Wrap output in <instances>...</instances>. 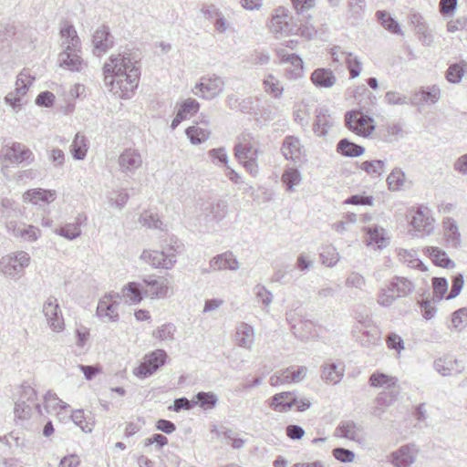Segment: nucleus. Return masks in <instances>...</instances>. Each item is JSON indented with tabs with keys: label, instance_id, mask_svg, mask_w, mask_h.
Segmentation results:
<instances>
[{
	"label": "nucleus",
	"instance_id": "1",
	"mask_svg": "<svg viewBox=\"0 0 467 467\" xmlns=\"http://www.w3.org/2000/svg\"><path fill=\"white\" fill-rule=\"evenodd\" d=\"M141 55L138 51H124L111 55L103 66L104 84L114 95L130 99L138 88L141 69Z\"/></svg>",
	"mask_w": 467,
	"mask_h": 467
},
{
	"label": "nucleus",
	"instance_id": "2",
	"mask_svg": "<svg viewBox=\"0 0 467 467\" xmlns=\"http://www.w3.org/2000/svg\"><path fill=\"white\" fill-rule=\"evenodd\" d=\"M145 287L142 288L138 283L131 282L122 289V296L128 304H137L142 299V293L145 296L154 298H164L168 296L170 287L168 281L163 277L144 279Z\"/></svg>",
	"mask_w": 467,
	"mask_h": 467
},
{
	"label": "nucleus",
	"instance_id": "3",
	"mask_svg": "<svg viewBox=\"0 0 467 467\" xmlns=\"http://www.w3.org/2000/svg\"><path fill=\"white\" fill-rule=\"evenodd\" d=\"M184 252V244L175 235H167L161 239V250H145L140 258L151 263H176V256Z\"/></svg>",
	"mask_w": 467,
	"mask_h": 467
},
{
	"label": "nucleus",
	"instance_id": "4",
	"mask_svg": "<svg viewBox=\"0 0 467 467\" xmlns=\"http://www.w3.org/2000/svg\"><path fill=\"white\" fill-rule=\"evenodd\" d=\"M346 127L360 137H368L375 130L374 119L360 109L348 111L345 115Z\"/></svg>",
	"mask_w": 467,
	"mask_h": 467
},
{
	"label": "nucleus",
	"instance_id": "5",
	"mask_svg": "<svg viewBox=\"0 0 467 467\" xmlns=\"http://www.w3.org/2000/svg\"><path fill=\"white\" fill-rule=\"evenodd\" d=\"M122 295L109 293L104 295L98 303L96 315L104 322L117 323L119 320V308Z\"/></svg>",
	"mask_w": 467,
	"mask_h": 467
},
{
	"label": "nucleus",
	"instance_id": "6",
	"mask_svg": "<svg viewBox=\"0 0 467 467\" xmlns=\"http://www.w3.org/2000/svg\"><path fill=\"white\" fill-rule=\"evenodd\" d=\"M35 156L31 150L20 142L5 144L0 150V161L21 164H30L34 161Z\"/></svg>",
	"mask_w": 467,
	"mask_h": 467
},
{
	"label": "nucleus",
	"instance_id": "7",
	"mask_svg": "<svg viewBox=\"0 0 467 467\" xmlns=\"http://www.w3.org/2000/svg\"><path fill=\"white\" fill-rule=\"evenodd\" d=\"M234 156L253 177L259 173L257 163L258 150L254 149L244 137L243 141L234 146Z\"/></svg>",
	"mask_w": 467,
	"mask_h": 467
},
{
	"label": "nucleus",
	"instance_id": "8",
	"mask_svg": "<svg viewBox=\"0 0 467 467\" xmlns=\"http://www.w3.org/2000/svg\"><path fill=\"white\" fill-rule=\"evenodd\" d=\"M168 355L164 349H155L145 355L140 365L134 369V375L145 379L155 373L167 361Z\"/></svg>",
	"mask_w": 467,
	"mask_h": 467
},
{
	"label": "nucleus",
	"instance_id": "9",
	"mask_svg": "<svg viewBox=\"0 0 467 467\" xmlns=\"http://www.w3.org/2000/svg\"><path fill=\"white\" fill-rule=\"evenodd\" d=\"M223 79L213 74L203 76L194 87L193 93L205 99H213L220 95L224 88Z\"/></svg>",
	"mask_w": 467,
	"mask_h": 467
},
{
	"label": "nucleus",
	"instance_id": "10",
	"mask_svg": "<svg viewBox=\"0 0 467 467\" xmlns=\"http://www.w3.org/2000/svg\"><path fill=\"white\" fill-rule=\"evenodd\" d=\"M268 26L271 32L281 36L293 35L295 32L298 31L296 24L293 22V18L288 14V10L285 7L275 9Z\"/></svg>",
	"mask_w": 467,
	"mask_h": 467
},
{
	"label": "nucleus",
	"instance_id": "11",
	"mask_svg": "<svg viewBox=\"0 0 467 467\" xmlns=\"http://www.w3.org/2000/svg\"><path fill=\"white\" fill-rule=\"evenodd\" d=\"M410 225L417 236L430 235L434 230V219L431 211L425 206H419L411 217Z\"/></svg>",
	"mask_w": 467,
	"mask_h": 467
},
{
	"label": "nucleus",
	"instance_id": "12",
	"mask_svg": "<svg viewBox=\"0 0 467 467\" xmlns=\"http://www.w3.org/2000/svg\"><path fill=\"white\" fill-rule=\"evenodd\" d=\"M43 313L52 331L60 333L65 329V321L57 299L49 296L43 305Z\"/></svg>",
	"mask_w": 467,
	"mask_h": 467
},
{
	"label": "nucleus",
	"instance_id": "13",
	"mask_svg": "<svg viewBox=\"0 0 467 467\" xmlns=\"http://www.w3.org/2000/svg\"><path fill=\"white\" fill-rule=\"evenodd\" d=\"M35 78L29 75L26 69H23L17 76L16 81V91L9 92L5 97V101L14 109H19L21 106V96L26 95L32 85Z\"/></svg>",
	"mask_w": 467,
	"mask_h": 467
},
{
	"label": "nucleus",
	"instance_id": "14",
	"mask_svg": "<svg viewBox=\"0 0 467 467\" xmlns=\"http://www.w3.org/2000/svg\"><path fill=\"white\" fill-rule=\"evenodd\" d=\"M228 213V204L223 200L209 202L202 204L201 217L206 222H220Z\"/></svg>",
	"mask_w": 467,
	"mask_h": 467
},
{
	"label": "nucleus",
	"instance_id": "15",
	"mask_svg": "<svg viewBox=\"0 0 467 467\" xmlns=\"http://www.w3.org/2000/svg\"><path fill=\"white\" fill-rule=\"evenodd\" d=\"M92 44L93 54L98 57L113 47L114 40L109 26L103 25L95 31L92 36Z\"/></svg>",
	"mask_w": 467,
	"mask_h": 467
},
{
	"label": "nucleus",
	"instance_id": "16",
	"mask_svg": "<svg viewBox=\"0 0 467 467\" xmlns=\"http://www.w3.org/2000/svg\"><path fill=\"white\" fill-rule=\"evenodd\" d=\"M141 164V155L135 149H126L119 157V169L126 174H134Z\"/></svg>",
	"mask_w": 467,
	"mask_h": 467
},
{
	"label": "nucleus",
	"instance_id": "17",
	"mask_svg": "<svg viewBox=\"0 0 467 467\" xmlns=\"http://www.w3.org/2000/svg\"><path fill=\"white\" fill-rule=\"evenodd\" d=\"M281 151L285 160H289L294 162L301 161L305 153V150L300 140L297 137L291 135L285 137Z\"/></svg>",
	"mask_w": 467,
	"mask_h": 467
},
{
	"label": "nucleus",
	"instance_id": "18",
	"mask_svg": "<svg viewBox=\"0 0 467 467\" xmlns=\"http://www.w3.org/2000/svg\"><path fill=\"white\" fill-rule=\"evenodd\" d=\"M80 47L78 50H67L63 51L58 56V62L60 67H65L70 71L80 72L86 67V63L79 56Z\"/></svg>",
	"mask_w": 467,
	"mask_h": 467
},
{
	"label": "nucleus",
	"instance_id": "19",
	"mask_svg": "<svg viewBox=\"0 0 467 467\" xmlns=\"http://www.w3.org/2000/svg\"><path fill=\"white\" fill-rule=\"evenodd\" d=\"M309 265H281V267L275 271L272 279L275 282L286 283L292 279L298 278Z\"/></svg>",
	"mask_w": 467,
	"mask_h": 467
},
{
	"label": "nucleus",
	"instance_id": "20",
	"mask_svg": "<svg viewBox=\"0 0 467 467\" xmlns=\"http://www.w3.org/2000/svg\"><path fill=\"white\" fill-rule=\"evenodd\" d=\"M417 451L413 445L401 446L392 453V463L396 467H410L416 460Z\"/></svg>",
	"mask_w": 467,
	"mask_h": 467
},
{
	"label": "nucleus",
	"instance_id": "21",
	"mask_svg": "<svg viewBox=\"0 0 467 467\" xmlns=\"http://www.w3.org/2000/svg\"><path fill=\"white\" fill-rule=\"evenodd\" d=\"M312 83L318 88H329L337 82V78L330 68L318 67L310 77Z\"/></svg>",
	"mask_w": 467,
	"mask_h": 467
},
{
	"label": "nucleus",
	"instance_id": "22",
	"mask_svg": "<svg viewBox=\"0 0 467 467\" xmlns=\"http://www.w3.org/2000/svg\"><path fill=\"white\" fill-rule=\"evenodd\" d=\"M434 368L442 376L460 374L463 370V367L452 357H443L436 359L434 361Z\"/></svg>",
	"mask_w": 467,
	"mask_h": 467
},
{
	"label": "nucleus",
	"instance_id": "23",
	"mask_svg": "<svg viewBox=\"0 0 467 467\" xmlns=\"http://www.w3.org/2000/svg\"><path fill=\"white\" fill-rule=\"evenodd\" d=\"M316 112L317 119L313 130L317 136L322 137L334 125V119L328 114V109L326 108H319Z\"/></svg>",
	"mask_w": 467,
	"mask_h": 467
},
{
	"label": "nucleus",
	"instance_id": "24",
	"mask_svg": "<svg viewBox=\"0 0 467 467\" xmlns=\"http://www.w3.org/2000/svg\"><path fill=\"white\" fill-rule=\"evenodd\" d=\"M60 36L63 39L62 47L67 50H78L80 47V39L73 25L64 24L60 28Z\"/></svg>",
	"mask_w": 467,
	"mask_h": 467
},
{
	"label": "nucleus",
	"instance_id": "25",
	"mask_svg": "<svg viewBox=\"0 0 467 467\" xmlns=\"http://www.w3.org/2000/svg\"><path fill=\"white\" fill-rule=\"evenodd\" d=\"M278 57L283 63H289L294 67L289 74L291 78H299L303 74V60L302 58L295 54H289L285 49L277 51Z\"/></svg>",
	"mask_w": 467,
	"mask_h": 467
},
{
	"label": "nucleus",
	"instance_id": "26",
	"mask_svg": "<svg viewBox=\"0 0 467 467\" xmlns=\"http://www.w3.org/2000/svg\"><path fill=\"white\" fill-rule=\"evenodd\" d=\"M235 340L239 347L251 349L254 341L253 327L246 323H241L236 328Z\"/></svg>",
	"mask_w": 467,
	"mask_h": 467
},
{
	"label": "nucleus",
	"instance_id": "27",
	"mask_svg": "<svg viewBox=\"0 0 467 467\" xmlns=\"http://www.w3.org/2000/svg\"><path fill=\"white\" fill-rule=\"evenodd\" d=\"M368 383L374 388H383L388 390L400 389L398 379L382 372L376 371L370 375Z\"/></svg>",
	"mask_w": 467,
	"mask_h": 467
},
{
	"label": "nucleus",
	"instance_id": "28",
	"mask_svg": "<svg viewBox=\"0 0 467 467\" xmlns=\"http://www.w3.org/2000/svg\"><path fill=\"white\" fill-rule=\"evenodd\" d=\"M7 228L9 231L13 232L15 236L21 237L23 240L29 242L36 241L40 234V230L33 225H17L10 222L7 223Z\"/></svg>",
	"mask_w": 467,
	"mask_h": 467
},
{
	"label": "nucleus",
	"instance_id": "29",
	"mask_svg": "<svg viewBox=\"0 0 467 467\" xmlns=\"http://www.w3.org/2000/svg\"><path fill=\"white\" fill-rule=\"evenodd\" d=\"M293 392L285 391L274 395L269 400V407L278 412H286L293 408Z\"/></svg>",
	"mask_w": 467,
	"mask_h": 467
},
{
	"label": "nucleus",
	"instance_id": "30",
	"mask_svg": "<svg viewBox=\"0 0 467 467\" xmlns=\"http://www.w3.org/2000/svg\"><path fill=\"white\" fill-rule=\"evenodd\" d=\"M286 319L291 325L294 335L301 340L307 339L313 335L315 329L313 322L300 319L297 323L294 324L292 323L291 314H287Z\"/></svg>",
	"mask_w": 467,
	"mask_h": 467
},
{
	"label": "nucleus",
	"instance_id": "31",
	"mask_svg": "<svg viewBox=\"0 0 467 467\" xmlns=\"http://www.w3.org/2000/svg\"><path fill=\"white\" fill-rule=\"evenodd\" d=\"M368 238L366 240L368 245H375L379 249H382L389 244V238L382 227L374 225L368 228Z\"/></svg>",
	"mask_w": 467,
	"mask_h": 467
},
{
	"label": "nucleus",
	"instance_id": "32",
	"mask_svg": "<svg viewBox=\"0 0 467 467\" xmlns=\"http://www.w3.org/2000/svg\"><path fill=\"white\" fill-rule=\"evenodd\" d=\"M337 151L344 157L354 158L362 155L365 151V148L352 142L347 138H343L337 144Z\"/></svg>",
	"mask_w": 467,
	"mask_h": 467
},
{
	"label": "nucleus",
	"instance_id": "33",
	"mask_svg": "<svg viewBox=\"0 0 467 467\" xmlns=\"http://www.w3.org/2000/svg\"><path fill=\"white\" fill-rule=\"evenodd\" d=\"M344 376V368L335 363H325L322 367L321 378L325 382L337 384Z\"/></svg>",
	"mask_w": 467,
	"mask_h": 467
},
{
	"label": "nucleus",
	"instance_id": "34",
	"mask_svg": "<svg viewBox=\"0 0 467 467\" xmlns=\"http://www.w3.org/2000/svg\"><path fill=\"white\" fill-rule=\"evenodd\" d=\"M177 329L174 324L165 323L155 328L151 336L153 338L161 342H172L175 340V333Z\"/></svg>",
	"mask_w": 467,
	"mask_h": 467
},
{
	"label": "nucleus",
	"instance_id": "35",
	"mask_svg": "<svg viewBox=\"0 0 467 467\" xmlns=\"http://www.w3.org/2000/svg\"><path fill=\"white\" fill-rule=\"evenodd\" d=\"M360 428L352 420L341 422L336 429V435L351 441H357Z\"/></svg>",
	"mask_w": 467,
	"mask_h": 467
},
{
	"label": "nucleus",
	"instance_id": "36",
	"mask_svg": "<svg viewBox=\"0 0 467 467\" xmlns=\"http://www.w3.org/2000/svg\"><path fill=\"white\" fill-rule=\"evenodd\" d=\"M88 141L84 135L78 132L70 146V152L75 160H84L88 151Z\"/></svg>",
	"mask_w": 467,
	"mask_h": 467
},
{
	"label": "nucleus",
	"instance_id": "37",
	"mask_svg": "<svg viewBox=\"0 0 467 467\" xmlns=\"http://www.w3.org/2000/svg\"><path fill=\"white\" fill-rule=\"evenodd\" d=\"M414 289L413 284L404 277H395L389 284V290L398 297L406 296Z\"/></svg>",
	"mask_w": 467,
	"mask_h": 467
},
{
	"label": "nucleus",
	"instance_id": "38",
	"mask_svg": "<svg viewBox=\"0 0 467 467\" xmlns=\"http://www.w3.org/2000/svg\"><path fill=\"white\" fill-rule=\"evenodd\" d=\"M444 236L447 244L452 247H457L461 243V234L456 222L450 218L447 219L444 223Z\"/></svg>",
	"mask_w": 467,
	"mask_h": 467
},
{
	"label": "nucleus",
	"instance_id": "39",
	"mask_svg": "<svg viewBox=\"0 0 467 467\" xmlns=\"http://www.w3.org/2000/svg\"><path fill=\"white\" fill-rule=\"evenodd\" d=\"M185 134L192 144L198 145L206 141L209 139L211 132L206 128L192 125L185 130Z\"/></svg>",
	"mask_w": 467,
	"mask_h": 467
},
{
	"label": "nucleus",
	"instance_id": "40",
	"mask_svg": "<svg viewBox=\"0 0 467 467\" xmlns=\"http://www.w3.org/2000/svg\"><path fill=\"white\" fill-rule=\"evenodd\" d=\"M139 222L148 228L158 229L161 231H166V227L163 223L160 220L157 213L151 211H144L140 214Z\"/></svg>",
	"mask_w": 467,
	"mask_h": 467
},
{
	"label": "nucleus",
	"instance_id": "41",
	"mask_svg": "<svg viewBox=\"0 0 467 467\" xmlns=\"http://www.w3.org/2000/svg\"><path fill=\"white\" fill-rule=\"evenodd\" d=\"M441 97V89L436 85L421 88L420 92L415 94L414 99H420L423 103L434 104Z\"/></svg>",
	"mask_w": 467,
	"mask_h": 467
},
{
	"label": "nucleus",
	"instance_id": "42",
	"mask_svg": "<svg viewBox=\"0 0 467 467\" xmlns=\"http://www.w3.org/2000/svg\"><path fill=\"white\" fill-rule=\"evenodd\" d=\"M302 180L299 171L296 168H287L282 175V182L286 192H294V186L298 185Z\"/></svg>",
	"mask_w": 467,
	"mask_h": 467
},
{
	"label": "nucleus",
	"instance_id": "43",
	"mask_svg": "<svg viewBox=\"0 0 467 467\" xmlns=\"http://www.w3.org/2000/svg\"><path fill=\"white\" fill-rule=\"evenodd\" d=\"M344 60L347 65V68L349 71L350 78H356L360 75L362 70V63L358 58L357 56H354L352 53L343 52Z\"/></svg>",
	"mask_w": 467,
	"mask_h": 467
},
{
	"label": "nucleus",
	"instance_id": "44",
	"mask_svg": "<svg viewBox=\"0 0 467 467\" xmlns=\"http://www.w3.org/2000/svg\"><path fill=\"white\" fill-rule=\"evenodd\" d=\"M194 406L199 405L203 410L213 409L218 401L217 396L213 392H198L195 395Z\"/></svg>",
	"mask_w": 467,
	"mask_h": 467
},
{
	"label": "nucleus",
	"instance_id": "45",
	"mask_svg": "<svg viewBox=\"0 0 467 467\" xmlns=\"http://www.w3.org/2000/svg\"><path fill=\"white\" fill-rule=\"evenodd\" d=\"M200 108L199 102L194 99H187L182 101L177 113L185 120L194 115Z\"/></svg>",
	"mask_w": 467,
	"mask_h": 467
},
{
	"label": "nucleus",
	"instance_id": "46",
	"mask_svg": "<svg viewBox=\"0 0 467 467\" xmlns=\"http://www.w3.org/2000/svg\"><path fill=\"white\" fill-rule=\"evenodd\" d=\"M130 195L126 189L113 191L108 196L109 203L112 207L121 210L128 202Z\"/></svg>",
	"mask_w": 467,
	"mask_h": 467
},
{
	"label": "nucleus",
	"instance_id": "47",
	"mask_svg": "<svg viewBox=\"0 0 467 467\" xmlns=\"http://www.w3.org/2000/svg\"><path fill=\"white\" fill-rule=\"evenodd\" d=\"M264 86L265 91L275 99H279L283 94V87L280 86L279 80H277L273 75H268L264 79Z\"/></svg>",
	"mask_w": 467,
	"mask_h": 467
},
{
	"label": "nucleus",
	"instance_id": "48",
	"mask_svg": "<svg viewBox=\"0 0 467 467\" xmlns=\"http://www.w3.org/2000/svg\"><path fill=\"white\" fill-rule=\"evenodd\" d=\"M366 6V0H348V15L354 19H359L364 16Z\"/></svg>",
	"mask_w": 467,
	"mask_h": 467
},
{
	"label": "nucleus",
	"instance_id": "49",
	"mask_svg": "<svg viewBox=\"0 0 467 467\" xmlns=\"http://www.w3.org/2000/svg\"><path fill=\"white\" fill-rule=\"evenodd\" d=\"M377 16L378 18L381 21L382 26L387 30L393 34H399L401 32L399 23L394 18H392L387 12L378 11Z\"/></svg>",
	"mask_w": 467,
	"mask_h": 467
},
{
	"label": "nucleus",
	"instance_id": "50",
	"mask_svg": "<svg viewBox=\"0 0 467 467\" xmlns=\"http://www.w3.org/2000/svg\"><path fill=\"white\" fill-rule=\"evenodd\" d=\"M423 252L431 260V263H453V261L446 254V253L438 247H427Z\"/></svg>",
	"mask_w": 467,
	"mask_h": 467
},
{
	"label": "nucleus",
	"instance_id": "51",
	"mask_svg": "<svg viewBox=\"0 0 467 467\" xmlns=\"http://www.w3.org/2000/svg\"><path fill=\"white\" fill-rule=\"evenodd\" d=\"M405 179L404 172L399 169L395 168L392 170V171L389 174L387 178V182L389 184V189L390 191H398L400 189V187L403 185Z\"/></svg>",
	"mask_w": 467,
	"mask_h": 467
},
{
	"label": "nucleus",
	"instance_id": "52",
	"mask_svg": "<svg viewBox=\"0 0 467 467\" xmlns=\"http://www.w3.org/2000/svg\"><path fill=\"white\" fill-rule=\"evenodd\" d=\"M400 389L383 390L379 392L375 400L379 406L389 407L398 398Z\"/></svg>",
	"mask_w": 467,
	"mask_h": 467
},
{
	"label": "nucleus",
	"instance_id": "53",
	"mask_svg": "<svg viewBox=\"0 0 467 467\" xmlns=\"http://www.w3.org/2000/svg\"><path fill=\"white\" fill-rule=\"evenodd\" d=\"M45 400V409L47 412L51 410H57L58 407L61 409H66L68 405L63 402L56 393L52 391H47L44 397Z\"/></svg>",
	"mask_w": 467,
	"mask_h": 467
},
{
	"label": "nucleus",
	"instance_id": "54",
	"mask_svg": "<svg viewBox=\"0 0 467 467\" xmlns=\"http://www.w3.org/2000/svg\"><path fill=\"white\" fill-rule=\"evenodd\" d=\"M385 161L382 160L365 161L361 163L360 169L369 175H380L384 171Z\"/></svg>",
	"mask_w": 467,
	"mask_h": 467
},
{
	"label": "nucleus",
	"instance_id": "55",
	"mask_svg": "<svg viewBox=\"0 0 467 467\" xmlns=\"http://www.w3.org/2000/svg\"><path fill=\"white\" fill-rule=\"evenodd\" d=\"M73 422L78 426L84 432H91L93 429V423L88 420L85 417L84 410H76L71 415Z\"/></svg>",
	"mask_w": 467,
	"mask_h": 467
},
{
	"label": "nucleus",
	"instance_id": "56",
	"mask_svg": "<svg viewBox=\"0 0 467 467\" xmlns=\"http://www.w3.org/2000/svg\"><path fill=\"white\" fill-rule=\"evenodd\" d=\"M56 233L68 240H74L81 234L78 223H67L56 230Z\"/></svg>",
	"mask_w": 467,
	"mask_h": 467
},
{
	"label": "nucleus",
	"instance_id": "57",
	"mask_svg": "<svg viewBox=\"0 0 467 467\" xmlns=\"http://www.w3.org/2000/svg\"><path fill=\"white\" fill-rule=\"evenodd\" d=\"M28 195H31V200L34 202L42 201L51 202L56 199V192L44 189H35L31 192H27Z\"/></svg>",
	"mask_w": 467,
	"mask_h": 467
},
{
	"label": "nucleus",
	"instance_id": "58",
	"mask_svg": "<svg viewBox=\"0 0 467 467\" xmlns=\"http://www.w3.org/2000/svg\"><path fill=\"white\" fill-rule=\"evenodd\" d=\"M306 18V16H304ZM311 19V16H307L305 23L301 22L300 25L296 24V28L298 31L295 32L293 35H299L306 39H312L316 34L317 30L312 24H309L308 20Z\"/></svg>",
	"mask_w": 467,
	"mask_h": 467
},
{
	"label": "nucleus",
	"instance_id": "59",
	"mask_svg": "<svg viewBox=\"0 0 467 467\" xmlns=\"http://www.w3.org/2000/svg\"><path fill=\"white\" fill-rule=\"evenodd\" d=\"M285 371L288 373L287 375V380L289 383H298L301 382L306 376L307 373V368L305 366H300L295 368V367H289L285 368Z\"/></svg>",
	"mask_w": 467,
	"mask_h": 467
},
{
	"label": "nucleus",
	"instance_id": "60",
	"mask_svg": "<svg viewBox=\"0 0 467 467\" xmlns=\"http://www.w3.org/2000/svg\"><path fill=\"white\" fill-rule=\"evenodd\" d=\"M19 397L16 401L35 403L36 400V390L28 384H22L18 390Z\"/></svg>",
	"mask_w": 467,
	"mask_h": 467
},
{
	"label": "nucleus",
	"instance_id": "61",
	"mask_svg": "<svg viewBox=\"0 0 467 467\" xmlns=\"http://www.w3.org/2000/svg\"><path fill=\"white\" fill-rule=\"evenodd\" d=\"M321 263H338L339 254L333 245H326L320 251Z\"/></svg>",
	"mask_w": 467,
	"mask_h": 467
},
{
	"label": "nucleus",
	"instance_id": "62",
	"mask_svg": "<svg viewBox=\"0 0 467 467\" xmlns=\"http://www.w3.org/2000/svg\"><path fill=\"white\" fill-rule=\"evenodd\" d=\"M0 273L5 276L16 279L24 273V265H0Z\"/></svg>",
	"mask_w": 467,
	"mask_h": 467
},
{
	"label": "nucleus",
	"instance_id": "63",
	"mask_svg": "<svg viewBox=\"0 0 467 467\" xmlns=\"http://www.w3.org/2000/svg\"><path fill=\"white\" fill-rule=\"evenodd\" d=\"M34 403H26L22 401H16L15 402V408H14V413L16 418L20 420H26L28 419L32 412V405Z\"/></svg>",
	"mask_w": 467,
	"mask_h": 467
},
{
	"label": "nucleus",
	"instance_id": "64",
	"mask_svg": "<svg viewBox=\"0 0 467 467\" xmlns=\"http://www.w3.org/2000/svg\"><path fill=\"white\" fill-rule=\"evenodd\" d=\"M401 132L402 128L400 124L389 125L381 139L385 142L392 143L398 140V137Z\"/></svg>",
	"mask_w": 467,
	"mask_h": 467
}]
</instances>
